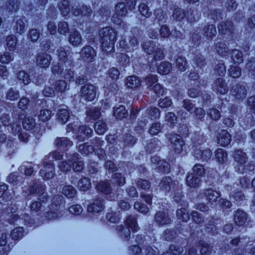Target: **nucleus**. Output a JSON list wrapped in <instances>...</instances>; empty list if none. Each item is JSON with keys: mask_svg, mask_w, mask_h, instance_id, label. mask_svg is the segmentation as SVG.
<instances>
[{"mask_svg": "<svg viewBox=\"0 0 255 255\" xmlns=\"http://www.w3.org/2000/svg\"><path fill=\"white\" fill-rule=\"evenodd\" d=\"M102 39V49L103 51L110 53L114 50L115 43L117 39V32L111 27L102 28L99 31Z\"/></svg>", "mask_w": 255, "mask_h": 255, "instance_id": "obj_1", "label": "nucleus"}, {"mask_svg": "<svg viewBox=\"0 0 255 255\" xmlns=\"http://www.w3.org/2000/svg\"><path fill=\"white\" fill-rule=\"evenodd\" d=\"M127 227L119 226L117 227V230L119 231L120 236L126 240H128L130 237V229L132 231L136 232L138 230L136 219L133 216H128L125 221Z\"/></svg>", "mask_w": 255, "mask_h": 255, "instance_id": "obj_2", "label": "nucleus"}, {"mask_svg": "<svg viewBox=\"0 0 255 255\" xmlns=\"http://www.w3.org/2000/svg\"><path fill=\"white\" fill-rule=\"evenodd\" d=\"M107 80L105 87L109 89L111 91L118 89V85L116 82L119 78L120 72L115 67H112L107 72Z\"/></svg>", "mask_w": 255, "mask_h": 255, "instance_id": "obj_3", "label": "nucleus"}, {"mask_svg": "<svg viewBox=\"0 0 255 255\" xmlns=\"http://www.w3.org/2000/svg\"><path fill=\"white\" fill-rule=\"evenodd\" d=\"M97 88L91 84H86L80 89L81 96L85 100L93 101L96 98Z\"/></svg>", "mask_w": 255, "mask_h": 255, "instance_id": "obj_4", "label": "nucleus"}, {"mask_svg": "<svg viewBox=\"0 0 255 255\" xmlns=\"http://www.w3.org/2000/svg\"><path fill=\"white\" fill-rule=\"evenodd\" d=\"M45 187L44 185L38 183H34L29 186L28 191L23 190L25 193L28 194H36L38 195L39 199L44 202L47 199V193L45 192Z\"/></svg>", "mask_w": 255, "mask_h": 255, "instance_id": "obj_5", "label": "nucleus"}, {"mask_svg": "<svg viewBox=\"0 0 255 255\" xmlns=\"http://www.w3.org/2000/svg\"><path fill=\"white\" fill-rule=\"evenodd\" d=\"M63 199V197L60 195H57L54 197L50 207V211L47 213L46 218L51 220L58 217L59 206Z\"/></svg>", "mask_w": 255, "mask_h": 255, "instance_id": "obj_6", "label": "nucleus"}, {"mask_svg": "<svg viewBox=\"0 0 255 255\" xmlns=\"http://www.w3.org/2000/svg\"><path fill=\"white\" fill-rule=\"evenodd\" d=\"M138 42L136 38L133 35L129 36L127 38L120 41V45L128 52L133 51L137 48Z\"/></svg>", "mask_w": 255, "mask_h": 255, "instance_id": "obj_7", "label": "nucleus"}, {"mask_svg": "<svg viewBox=\"0 0 255 255\" xmlns=\"http://www.w3.org/2000/svg\"><path fill=\"white\" fill-rule=\"evenodd\" d=\"M127 10L124 2H120L115 6V13L112 16V20L115 23L121 25L123 23L122 17L126 16Z\"/></svg>", "mask_w": 255, "mask_h": 255, "instance_id": "obj_8", "label": "nucleus"}, {"mask_svg": "<svg viewBox=\"0 0 255 255\" xmlns=\"http://www.w3.org/2000/svg\"><path fill=\"white\" fill-rule=\"evenodd\" d=\"M169 139L171 148L177 153H181L184 145V141L181 136L178 134H171Z\"/></svg>", "mask_w": 255, "mask_h": 255, "instance_id": "obj_9", "label": "nucleus"}, {"mask_svg": "<svg viewBox=\"0 0 255 255\" xmlns=\"http://www.w3.org/2000/svg\"><path fill=\"white\" fill-rule=\"evenodd\" d=\"M45 160L43 168L40 171V175L44 180H49L54 176V165L52 162H46Z\"/></svg>", "mask_w": 255, "mask_h": 255, "instance_id": "obj_10", "label": "nucleus"}, {"mask_svg": "<svg viewBox=\"0 0 255 255\" xmlns=\"http://www.w3.org/2000/svg\"><path fill=\"white\" fill-rule=\"evenodd\" d=\"M231 95L238 100H243L247 94V90L243 84H236L231 90Z\"/></svg>", "mask_w": 255, "mask_h": 255, "instance_id": "obj_11", "label": "nucleus"}, {"mask_svg": "<svg viewBox=\"0 0 255 255\" xmlns=\"http://www.w3.org/2000/svg\"><path fill=\"white\" fill-rule=\"evenodd\" d=\"M96 56V52L91 46H85L81 50V56L85 61L93 62Z\"/></svg>", "mask_w": 255, "mask_h": 255, "instance_id": "obj_12", "label": "nucleus"}, {"mask_svg": "<svg viewBox=\"0 0 255 255\" xmlns=\"http://www.w3.org/2000/svg\"><path fill=\"white\" fill-rule=\"evenodd\" d=\"M219 33L221 34L231 36L234 32L233 23L231 21H223L218 25Z\"/></svg>", "mask_w": 255, "mask_h": 255, "instance_id": "obj_13", "label": "nucleus"}, {"mask_svg": "<svg viewBox=\"0 0 255 255\" xmlns=\"http://www.w3.org/2000/svg\"><path fill=\"white\" fill-rule=\"evenodd\" d=\"M36 64L41 68H47L49 67L51 60V55L45 52H41L36 56Z\"/></svg>", "mask_w": 255, "mask_h": 255, "instance_id": "obj_14", "label": "nucleus"}, {"mask_svg": "<svg viewBox=\"0 0 255 255\" xmlns=\"http://www.w3.org/2000/svg\"><path fill=\"white\" fill-rule=\"evenodd\" d=\"M247 218V214L243 210L238 209L234 212V222L238 226L244 225L246 222Z\"/></svg>", "mask_w": 255, "mask_h": 255, "instance_id": "obj_15", "label": "nucleus"}, {"mask_svg": "<svg viewBox=\"0 0 255 255\" xmlns=\"http://www.w3.org/2000/svg\"><path fill=\"white\" fill-rule=\"evenodd\" d=\"M72 13L75 16H82L85 17L90 16L92 13V9L90 7H88L86 5H82L80 7H73L71 10Z\"/></svg>", "mask_w": 255, "mask_h": 255, "instance_id": "obj_16", "label": "nucleus"}, {"mask_svg": "<svg viewBox=\"0 0 255 255\" xmlns=\"http://www.w3.org/2000/svg\"><path fill=\"white\" fill-rule=\"evenodd\" d=\"M202 34L208 40H211L217 34L216 26L213 24H207L203 28Z\"/></svg>", "mask_w": 255, "mask_h": 255, "instance_id": "obj_17", "label": "nucleus"}, {"mask_svg": "<svg viewBox=\"0 0 255 255\" xmlns=\"http://www.w3.org/2000/svg\"><path fill=\"white\" fill-rule=\"evenodd\" d=\"M213 88L214 91L221 94H225L228 91L225 81L222 78H219L215 81Z\"/></svg>", "mask_w": 255, "mask_h": 255, "instance_id": "obj_18", "label": "nucleus"}, {"mask_svg": "<svg viewBox=\"0 0 255 255\" xmlns=\"http://www.w3.org/2000/svg\"><path fill=\"white\" fill-rule=\"evenodd\" d=\"M92 133V128L86 126H81L78 128L76 137L82 141L84 140L86 137H90Z\"/></svg>", "mask_w": 255, "mask_h": 255, "instance_id": "obj_19", "label": "nucleus"}, {"mask_svg": "<svg viewBox=\"0 0 255 255\" xmlns=\"http://www.w3.org/2000/svg\"><path fill=\"white\" fill-rule=\"evenodd\" d=\"M82 38L80 33L76 30L72 31L69 36V41L74 46H78L82 44Z\"/></svg>", "mask_w": 255, "mask_h": 255, "instance_id": "obj_20", "label": "nucleus"}, {"mask_svg": "<svg viewBox=\"0 0 255 255\" xmlns=\"http://www.w3.org/2000/svg\"><path fill=\"white\" fill-rule=\"evenodd\" d=\"M212 154V151L209 148L205 149H197L195 151L194 156L198 160L206 161L210 159Z\"/></svg>", "mask_w": 255, "mask_h": 255, "instance_id": "obj_21", "label": "nucleus"}, {"mask_svg": "<svg viewBox=\"0 0 255 255\" xmlns=\"http://www.w3.org/2000/svg\"><path fill=\"white\" fill-rule=\"evenodd\" d=\"M231 141V135L225 130H222L218 134V143L222 146L228 145Z\"/></svg>", "mask_w": 255, "mask_h": 255, "instance_id": "obj_22", "label": "nucleus"}, {"mask_svg": "<svg viewBox=\"0 0 255 255\" xmlns=\"http://www.w3.org/2000/svg\"><path fill=\"white\" fill-rule=\"evenodd\" d=\"M155 220L159 225H164L169 224L171 220L167 213L165 212H158L155 216Z\"/></svg>", "mask_w": 255, "mask_h": 255, "instance_id": "obj_23", "label": "nucleus"}, {"mask_svg": "<svg viewBox=\"0 0 255 255\" xmlns=\"http://www.w3.org/2000/svg\"><path fill=\"white\" fill-rule=\"evenodd\" d=\"M57 119L62 124H65L70 118L69 113L67 107L60 108L58 109L56 114Z\"/></svg>", "mask_w": 255, "mask_h": 255, "instance_id": "obj_24", "label": "nucleus"}, {"mask_svg": "<svg viewBox=\"0 0 255 255\" xmlns=\"http://www.w3.org/2000/svg\"><path fill=\"white\" fill-rule=\"evenodd\" d=\"M141 85V81L135 76H130L126 78V85L128 88L134 89L139 87Z\"/></svg>", "mask_w": 255, "mask_h": 255, "instance_id": "obj_25", "label": "nucleus"}, {"mask_svg": "<svg viewBox=\"0 0 255 255\" xmlns=\"http://www.w3.org/2000/svg\"><path fill=\"white\" fill-rule=\"evenodd\" d=\"M173 185L171 178L170 177H165L161 180L159 186L161 190L166 192L173 188Z\"/></svg>", "mask_w": 255, "mask_h": 255, "instance_id": "obj_26", "label": "nucleus"}, {"mask_svg": "<svg viewBox=\"0 0 255 255\" xmlns=\"http://www.w3.org/2000/svg\"><path fill=\"white\" fill-rule=\"evenodd\" d=\"M201 182L200 177L195 176L192 173H188L186 178V184L187 186L195 188L199 186Z\"/></svg>", "mask_w": 255, "mask_h": 255, "instance_id": "obj_27", "label": "nucleus"}, {"mask_svg": "<svg viewBox=\"0 0 255 255\" xmlns=\"http://www.w3.org/2000/svg\"><path fill=\"white\" fill-rule=\"evenodd\" d=\"M128 115V111L124 106L120 105L114 108V115L117 119L122 120L127 117Z\"/></svg>", "mask_w": 255, "mask_h": 255, "instance_id": "obj_28", "label": "nucleus"}, {"mask_svg": "<svg viewBox=\"0 0 255 255\" xmlns=\"http://www.w3.org/2000/svg\"><path fill=\"white\" fill-rule=\"evenodd\" d=\"M185 15L187 20L190 23L197 21L200 18V13L196 9H189Z\"/></svg>", "mask_w": 255, "mask_h": 255, "instance_id": "obj_29", "label": "nucleus"}, {"mask_svg": "<svg viewBox=\"0 0 255 255\" xmlns=\"http://www.w3.org/2000/svg\"><path fill=\"white\" fill-rule=\"evenodd\" d=\"M233 157L236 162L241 164H245L248 160L246 153L240 149H237L234 151Z\"/></svg>", "mask_w": 255, "mask_h": 255, "instance_id": "obj_30", "label": "nucleus"}, {"mask_svg": "<svg viewBox=\"0 0 255 255\" xmlns=\"http://www.w3.org/2000/svg\"><path fill=\"white\" fill-rule=\"evenodd\" d=\"M103 200L98 199L92 204L89 205L87 207V211L89 212H99L104 209Z\"/></svg>", "mask_w": 255, "mask_h": 255, "instance_id": "obj_31", "label": "nucleus"}, {"mask_svg": "<svg viewBox=\"0 0 255 255\" xmlns=\"http://www.w3.org/2000/svg\"><path fill=\"white\" fill-rule=\"evenodd\" d=\"M205 195L207 200L211 203L216 202L218 198L220 196V193L219 192L210 188L206 190Z\"/></svg>", "mask_w": 255, "mask_h": 255, "instance_id": "obj_32", "label": "nucleus"}, {"mask_svg": "<svg viewBox=\"0 0 255 255\" xmlns=\"http://www.w3.org/2000/svg\"><path fill=\"white\" fill-rule=\"evenodd\" d=\"M87 120L90 121L91 120H97L101 116L100 110L96 108H89L86 112Z\"/></svg>", "mask_w": 255, "mask_h": 255, "instance_id": "obj_33", "label": "nucleus"}, {"mask_svg": "<svg viewBox=\"0 0 255 255\" xmlns=\"http://www.w3.org/2000/svg\"><path fill=\"white\" fill-rule=\"evenodd\" d=\"M172 69L171 64L168 62H163L157 68L158 73L161 75H166L169 73Z\"/></svg>", "mask_w": 255, "mask_h": 255, "instance_id": "obj_34", "label": "nucleus"}, {"mask_svg": "<svg viewBox=\"0 0 255 255\" xmlns=\"http://www.w3.org/2000/svg\"><path fill=\"white\" fill-rule=\"evenodd\" d=\"M175 66L180 71H185L187 68V62L186 58L183 56H178L175 60Z\"/></svg>", "mask_w": 255, "mask_h": 255, "instance_id": "obj_35", "label": "nucleus"}, {"mask_svg": "<svg viewBox=\"0 0 255 255\" xmlns=\"http://www.w3.org/2000/svg\"><path fill=\"white\" fill-rule=\"evenodd\" d=\"M216 49L219 55L222 57H226L229 54L228 48L223 42H218L216 45Z\"/></svg>", "mask_w": 255, "mask_h": 255, "instance_id": "obj_36", "label": "nucleus"}, {"mask_svg": "<svg viewBox=\"0 0 255 255\" xmlns=\"http://www.w3.org/2000/svg\"><path fill=\"white\" fill-rule=\"evenodd\" d=\"M55 145L59 146L61 149H64L71 146L72 145V142L67 137H59L55 140Z\"/></svg>", "mask_w": 255, "mask_h": 255, "instance_id": "obj_37", "label": "nucleus"}, {"mask_svg": "<svg viewBox=\"0 0 255 255\" xmlns=\"http://www.w3.org/2000/svg\"><path fill=\"white\" fill-rule=\"evenodd\" d=\"M72 161L73 169L74 171H81L83 169L84 163L82 161L78 160L77 153L73 154Z\"/></svg>", "mask_w": 255, "mask_h": 255, "instance_id": "obj_38", "label": "nucleus"}, {"mask_svg": "<svg viewBox=\"0 0 255 255\" xmlns=\"http://www.w3.org/2000/svg\"><path fill=\"white\" fill-rule=\"evenodd\" d=\"M62 193L68 198H73L76 195L77 191L71 185H66L63 187Z\"/></svg>", "mask_w": 255, "mask_h": 255, "instance_id": "obj_39", "label": "nucleus"}, {"mask_svg": "<svg viewBox=\"0 0 255 255\" xmlns=\"http://www.w3.org/2000/svg\"><path fill=\"white\" fill-rule=\"evenodd\" d=\"M113 184L118 186H123L126 183V178L124 176L120 173H116L112 176Z\"/></svg>", "mask_w": 255, "mask_h": 255, "instance_id": "obj_40", "label": "nucleus"}, {"mask_svg": "<svg viewBox=\"0 0 255 255\" xmlns=\"http://www.w3.org/2000/svg\"><path fill=\"white\" fill-rule=\"evenodd\" d=\"M215 157L218 162L223 164L227 160V153L223 149L218 148L215 151Z\"/></svg>", "mask_w": 255, "mask_h": 255, "instance_id": "obj_41", "label": "nucleus"}, {"mask_svg": "<svg viewBox=\"0 0 255 255\" xmlns=\"http://www.w3.org/2000/svg\"><path fill=\"white\" fill-rule=\"evenodd\" d=\"M94 128L95 131L99 134H104L108 129L106 123L103 120L97 122L95 124Z\"/></svg>", "mask_w": 255, "mask_h": 255, "instance_id": "obj_42", "label": "nucleus"}, {"mask_svg": "<svg viewBox=\"0 0 255 255\" xmlns=\"http://www.w3.org/2000/svg\"><path fill=\"white\" fill-rule=\"evenodd\" d=\"M57 53L59 60L61 62H64L65 64L67 63L69 65H71L72 62L71 60H68V54L63 47H60L57 50Z\"/></svg>", "mask_w": 255, "mask_h": 255, "instance_id": "obj_43", "label": "nucleus"}, {"mask_svg": "<svg viewBox=\"0 0 255 255\" xmlns=\"http://www.w3.org/2000/svg\"><path fill=\"white\" fill-rule=\"evenodd\" d=\"M52 112L50 110L42 109L38 115L39 121L46 122L49 120L51 117Z\"/></svg>", "mask_w": 255, "mask_h": 255, "instance_id": "obj_44", "label": "nucleus"}, {"mask_svg": "<svg viewBox=\"0 0 255 255\" xmlns=\"http://www.w3.org/2000/svg\"><path fill=\"white\" fill-rule=\"evenodd\" d=\"M27 23L26 18H19L17 19L16 22L15 28L16 31L19 34L24 33L25 31V25Z\"/></svg>", "mask_w": 255, "mask_h": 255, "instance_id": "obj_45", "label": "nucleus"}, {"mask_svg": "<svg viewBox=\"0 0 255 255\" xmlns=\"http://www.w3.org/2000/svg\"><path fill=\"white\" fill-rule=\"evenodd\" d=\"M97 190L106 194H110L112 190L108 182H101L97 185Z\"/></svg>", "mask_w": 255, "mask_h": 255, "instance_id": "obj_46", "label": "nucleus"}, {"mask_svg": "<svg viewBox=\"0 0 255 255\" xmlns=\"http://www.w3.org/2000/svg\"><path fill=\"white\" fill-rule=\"evenodd\" d=\"M177 217L178 220L183 222H187L190 218L189 213L184 208L177 211Z\"/></svg>", "mask_w": 255, "mask_h": 255, "instance_id": "obj_47", "label": "nucleus"}, {"mask_svg": "<svg viewBox=\"0 0 255 255\" xmlns=\"http://www.w3.org/2000/svg\"><path fill=\"white\" fill-rule=\"evenodd\" d=\"M35 120L30 116L26 117L23 122L22 126L26 130H30L35 126Z\"/></svg>", "mask_w": 255, "mask_h": 255, "instance_id": "obj_48", "label": "nucleus"}, {"mask_svg": "<svg viewBox=\"0 0 255 255\" xmlns=\"http://www.w3.org/2000/svg\"><path fill=\"white\" fill-rule=\"evenodd\" d=\"M184 11L180 8H175L172 13V17L177 21H181L186 16Z\"/></svg>", "mask_w": 255, "mask_h": 255, "instance_id": "obj_49", "label": "nucleus"}, {"mask_svg": "<svg viewBox=\"0 0 255 255\" xmlns=\"http://www.w3.org/2000/svg\"><path fill=\"white\" fill-rule=\"evenodd\" d=\"M17 38L14 35H9L6 39V45L7 48L10 51H13L17 44Z\"/></svg>", "mask_w": 255, "mask_h": 255, "instance_id": "obj_50", "label": "nucleus"}, {"mask_svg": "<svg viewBox=\"0 0 255 255\" xmlns=\"http://www.w3.org/2000/svg\"><path fill=\"white\" fill-rule=\"evenodd\" d=\"M90 187L91 183L89 179L87 178H83L78 182V188L81 191H87Z\"/></svg>", "mask_w": 255, "mask_h": 255, "instance_id": "obj_51", "label": "nucleus"}, {"mask_svg": "<svg viewBox=\"0 0 255 255\" xmlns=\"http://www.w3.org/2000/svg\"><path fill=\"white\" fill-rule=\"evenodd\" d=\"M94 147L91 145H88L86 144H80L78 147V151L83 155H88L94 151Z\"/></svg>", "mask_w": 255, "mask_h": 255, "instance_id": "obj_52", "label": "nucleus"}, {"mask_svg": "<svg viewBox=\"0 0 255 255\" xmlns=\"http://www.w3.org/2000/svg\"><path fill=\"white\" fill-rule=\"evenodd\" d=\"M17 76L18 80L21 81L24 85L28 84L31 81L29 75L24 71L19 72Z\"/></svg>", "mask_w": 255, "mask_h": 255, "instance_id": "obj_53", "label": "nucleus"}, {"mask_svg": "<svg viewBox=\"0 0 255 255\" xmlns=\"http://www.w3.org/2000/svg\"><path fill=\"white\" fill-rule=\"evenodd\" d=\"M165 121L171 127L174 126L177 123V117L173 112H168L165 115Z\"/></svg>", "mask_w": 255, "mask_h": 255, "instance_id": "obj_54", "label": "nucleus"}, {"mask_svg": "<svg viewBox=\"0 0 255 255\" xmlns=\"http://www.w3.org/2000/svg\"><path fill=\"white\" fill-rule=\"evenodd\" d=\"M138 10L140 13L145 17H150L152 13L149 7L144 3H142L139 5Z\"/></svg>", "mask_w": 255, "mask_h": 255, "instance_id": "obj_55", "label": "nucleus"}, {"mask_svg": "<svg viewBox=\"0 0 255 255\" xmlns=\"http://www.w3.org/2000/svg\"><path fill=\"white\" fill-rule=\"evenodd\" d=\"M59 7L63 16L67 15L70 12V9L69 6V2L67 0H63L59 4Z\"/></svg>", "mask_w": 255, "mask_h": 255, "instance_id": "obj_56", "label": "nucleus"}, {"mask_svg": "<svg viewBox=\"0 0 255 255\" xmlns=\"http://www.w3.org/2000/svg\"><path fill=\"white\" fill-rule=\"evenodd\" d=\"M155 44L152 41H147L143 45V49L145 52L148 54H152L154 53V51L156 48Z\"/></svg>", "mask_w": 255, "mask_h": 255, "instance_id": "obj_57", "label": "nucleus"}, {"mask_svg": "<svg viewBox=\"0 0 255 255\" xmlns=\"http://www.w3.org/2000/svg\"><path fill=\"white\" fill-rule=\"evenodd\" d=\"M192 170L194 172L193 174H196L199 177L203 176L205 174V169L203 165L200 164H195L193 166Z\"/></svg>", "mask_w": 255, "mask_h": 255, "instance_id": "obj_58", "label": "nucleus"}, {"mask_svg": "<svg viewBox=\"0 0 255 255\" xmlns=\"http://www.w3.org/2000/svg\"><path fill=\"white\" fill-rule=\"evenodd\" d=\"M232 58L236 63H241L243 61V54L237 49H235L233 51Z\"/></svg>", "mask_w": 255, "mask_h": 255, "instance_id": "obj_59", "label": "nucleus"}, {"mask_svg": "<svg viewBox=\"0 0 255 255\" xmlns=\"http://www.w3.org/2000/svg\"><path fill=\"white\" fill-rule=\"evenodd\" d=\"M229 75L231 77L236 78L241 75V69L237 66H232L229 69Z\"/></svg>", "mask_w": 255, "mask_h": 255, "instance_id": "obj_60", "label": "nucleus"}, {"mask_svg": "<svg viewBox=\"0 0 255 255\" xmlns=\"http://www.w3.org/2000/svg\"><path fill=\"white\" fill-rule=\"evenodd\" d=\"M67 86V83L64 80H57L55 84V90L58 92H64Z\"/></svg>", "mask_w": 255, "mask_h": 255, "instance_id": "obj_61", "label": "nucleus"}, {"mask_svg": "<svg viewBox=\"0 0 255 255\" xmlns=\"http://www.w3.org/2000/svg\"><path fill=\"white\" fill-rule=\"evenodd\" d=\"M23 235V229L18 227L12 231L10 234L11 237L13 240H18L22 238Z\"/></svg>", "mask_w": 255, "mask_h": 255, "instance_id": "obj_62", "label": "nucleus"}, {"mask_svg": "<svg viewBox=\"0 0 255 255\" xmlns=\"http://www.w3.org/2000/svg\"><path fill=\"white\" fill-rule=\"evenodd\" d=\"M207 115L211 119L215 121L218 120L221 117L220 112L215 108L209 109L207 112Z\"/></svg>", "mask_w": 255, "mask_h": 255, "instance_id": "obj_63", "label": "nucleus"}, {"mask_svg": "<svg viewBox=\"0 0 255 255\" xmlns=\"http://www.w3.org/2000/svg\"><path fill=\"white\" fill-rule=\"evenodd\" d=\"M22 177L17 175L16 173L10 174L7 177V181L9 183L13 185H17L21 182Z\"/></svg>", "mask_w": 255, "mask_h": 255, "instance_id": "obj_64", "label": "nucleus"}]
</instances>
